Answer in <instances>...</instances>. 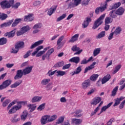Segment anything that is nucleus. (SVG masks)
<instances>
[{
  "mask_svg": "<svg viewBox=\"0 0 125 125\" xmlns=\"http://www.w3.org/2000/svg\"><path fill=\"white\" fill-rule=\"evenodd\" d=\"M22 22V19H16L14 21L13 23L12 24L11 27L12 28H15V27H16L19 23H21Z\"/></svg>",
  "mask_w": 125,
  "mask_h": 125,
  "instance_id": "f8f14e48",
  "label": "nucleus"
},
{
  "mask_svg": "<svg viewBox=\"0 0 125 125\" xmlns=\"http://www.w3.org/2000/svg\"><path fill=\"white\" fill-rule=\"evenodd\" d=\"M7 18V15L4 13H0V20H5Z\"/></svg>",
  "mask_w": 125,
  "mask_h": 125,
  "instance_id": "49530a36",
  "label": "nucleus"
},
{
  "mask_svg": "<svg viewBox=\"0 0 125 125\" xmlns=\"http://www.w3.org/2000/svg\"><path fill=\"white\" fill-rule=\"evenodd\" d=\"M69 62H73V63H76V64H78V63L80 62V57H74L69 60Z\"/></svg>",
  "mask_w": 125,
  "mask_h": 125,
  "instance_id": "b1692460",
  "label": "nucleus"
},
{
  "mask_svg": "<svg viewBox=\"0 0 125 125\" xmlns=\"http://www.w3.org/2000/svg\"><path fill=\"white\" fill-rule=\"evenodd\" d=\"M56 72H57V70H56L54 71L51 72V70H49L48 72V75L50 76H53V75H54V74H55V73H56Z\"/></svg>",
  "mask_w": 125,
  "mask_h": 125,
  "instance_id": "69168bd1",
  "label": "nucleus"
},
{
  "mask_svg": "<svg viewBox=\"0 0 125 125\" xmlns=\"http://www.w3.org/2000/svg\"><path fill=\"white\" fill-rule=\"evenodd\" d=\"M102 98L100 97H97L93 99L92 102L91 103V105H97L99 103L101 102Z\"/></svg>",
  "mask_w": 125,
  "mask_h": 125,
  "instance_id": "9b49d317",
  "label": "nucleus"
},
{
  "mask_svg": "<svg viewBox=\"0 0 125 125\" xmlns=\"http://www.w3.org/2000/svg\"><path fill=\"white\" fill-rule=\"evenodd\" d=\"M57 8V6H54V7L50 8L48 11L47 15H49V16H51V15H52V14L55 12Z\"/></svg>",
  "mask_w": 125,
  "mask_h": 125,
  "instance_id": "2eb2a0df",
  "label": "nucleus"
},
{
  "mask_svg": "<svg viewBox=\"0 0 125 125\" xmlns=\"http://www.w3.org/2000/svg\"><path fill=\"white\" fill-rule=\"evenodd\" d=\"M105 25H108V24H111L113 22V19L110 17H106L104 20Z\"/></svg>",
  "mask_w": 125,
  "mask_h": 125,
  "instance_id": "c756f323",
  "label": "nucleus"
},
{
  "mask_svg": "<svg viewBox=\"0 0 125 125\" xmlns=\"http://www.w3.org/2000/svg\"><path fill=\"white\" fill-rule=\"evenodd\" d=\"M72 51H77L74 53V55L81 54L83 52V49L80 50V47H78L76 45H75L71 48Z\"/></svg>",
  "mask_w": 125,
  "mask_h": 125,
  "instance_id": "0eeeda50",
  "label": "nucleus"
},
{
  "mask_svg": "<svg viewBox=\"0 0 125 125\" xmlns=\"http://www.w3.org/2000/svg\"><path fill=\"white\" fill-rule=\"evenodd\" d=\"M109 17L113 19V18L115 19L117 17L118 14H117V12L115 10H113L109 12Z\"/></svg>",
  "mask_w": 125,
  "mask_h": 125,
  "instance_id": "412c9836",
  "label": "nucleus"
},
{
  "mask_svg": "<svg viewBox=\"0 0 125 125\" xmlns=\"http://www.w3.org/2000/svg\"><path fill=\"white\" fill-rule=\"evenodd\" d=\"M27 108H28L29 110H30V111L31 112H34L37 108V105H36V104H29L27 105Z\"/></svg>",
  "mask_w": 125,
  "mask_h": 125,
  "instance_id": "393cba45",
  "label": "nucleus"
},
{
  "mask_svg": "<svg viewBox=\"0 0 125 125\" xmlns=\"http://www.w3.org/2000/svg\"><path fill=\"white\" fill-rule=\"evenodd\" d=\"M50 55L48 53H46V54H44L42 56V60H45V58H46L47 60H49Z\"/></svg>",
  "mask_w": 125,
  "mask_h": 125,
  "instance_id": "3c124183",
  "label": "nucleus"
},
{
  "mask_svg": "<svg viewBox=\"0 0 125 125\" xmlns=\"http://www.w3.org/2000/svg\"><path fill=\"white\" fill-rule=\"evenodd\" d=\"M119 89V86H116L112 91L111 96H115L116 94H117V92L118 91V89Z\"/></svg>",
  "mask_w": 125,
  "mask_h": 125,
  "instance_id": "a18cd8bd",
  "label": "nucleus"
},
{
  "mask_svg": "<svg viewBox=\"0 0 125 125\" xmlns=\"http://www.w3.org/2000/svg\"><path fill=\"white\" fill-rule=\"evenodd\" d=\"M82 72V67L79 66L76 68V70L72 72L71 76H75V75H78Z\"/></svg>",
  "mask_w": 125,
  "mask_h": 125,
  "instance_id": "bb28decb",
  "label": "nucleus"
},
{
  "mask_svg": "<svg viewBox=\"0 0 125 125\" xmlns=\"http://www.w3.org/2000/svg\"><path fill=\"white\" fill-rule=\"evenodd\" d=\"M30 29L31 28H30V26L26 25V26L22 27L21 28V31H22V32H23V34H25V33L28 32V31H29Z\"/></svg>",
  "mask_w": 125,
  "mask_h": 125,
  "instance_id": "473e14b6",
  "label": "nucleus"
},
{
  "mask_svg": "<svg viewBox=\"0 0 125 125\" xmlns=\"http://www.w3.org/2000/svg\"><path fill=\"white\" fill-rule=\"evenodd\" d=\"M105 34L106 32H105V31H103L98 35V36H97V38L101 39L102 38H104V37H105Z\"/></svg>",
  "mask_w": 125,
  "mask_h": 125,
  "instance_id": "e433bc0d",
  "label": "nucleus"
},
{
  "mask_svg": "<svg viewBox=\"0 0 125 125\" xmlns=\"http://www.w3.org/2000/svg\"><path fill=\"white\" fill-rule=\"evenodd\" d=\"M42 97H39V96H35L31 99V102L32 103H35V102H40L41 100H42Z\"/></svg>",
  "mask_w": 125,
  "mask_h": 125,
  "instance_id": "4be33fe9",
  "label": "nucleus"
},
{
  "mask_svg": "<svg viewBox=\"0 0 125 125\" xmlns=\"http://www.w3.org/2000/svg\"><path fill=\"white\" fill-rule=\"evenodd\" d=\"M121 2H117V3H115L113 6H112V8H111V10L112 9H117V8H119V7H120V6H121Z\"/></svg>",
  "mask_w": 125,
  "mask_h": 125,
  "instance_id": "37998d69",
  "label": "nucleus"
},
{
  "mask_svg": "<svg viewBox=\"0 0 125 125\" xmlns=\"http://www.w3.org/2000/svg\"><path fill=\"white\" fill-rule=\"evenodd\" d=\"M7 42V39L6 38H2L0 39V45H3L6 44Z\"/></svg>",
  "mask_w": 125,
  "mask_h": 125,
  "instance_id": "72a5a7b5",
  "label": "nucleus"
},
{
  "mask_svg": "<svg viewBox=\"0 0 125 125\" xmlns=\"http://www.w3.org/2000/svg\"><path fill=\"white\" fill-rule=\"evenodd\" d=\"M24 22H31L33 21V18H32V15L29 14L27 16H25L24 18Z\"/></svg>",
  "mask_w": 125,
  "mask_h": 125,
  "instance_id": "a878e982",
  "label": "nucleus"
},
{
  "mask_svg": "<svg viewBox=\"0 0 125 125\" xmlns=\"http://www.w3.org/2000/svg\"><path fill=\"white\" fill-rule=\"evenodd\" d=\"M14 4V0H5L2 1L0 3V5L3 9H5V8H10L12 5Z\"/></svg>",
  "mask_w": 125,
  "mask_h": 125,
  "instance_id": "f03ea898",
  "label": "nucleus"
},
{
  "mask_svg": "<svg viewBox=\"0 0 125 125\" xmlns=\"http://www.w3.org/2000/svg\"><path fill=\"white\" fill-rule=\"evenodd\" d=\"M24 45H25L24 42H20L17 43L15 46V48H23V47H24Z\"/></svg>",
  "mask_w": 125,
  "mask_h": 125,
  "instance_id": "cd10ccee",
  "label": "nucleus"
},
{
  "mask_svg": "<svg viewBox=\"0 0 125 125\" xmlns=\"http://www.w3.org/2000/svg\"><path fill=\"white\" fill-rule=\"evenodd\" d=\"M82 85L83 89H86L89 86H90V80L87 79L85 80L82 83Z\"/></svg>",
  "mask_w": 125,
  "mask_h": 125,
  "instance_id": "1a4fd4ad",
  "label": "nucleus"
},
{
  "mask_svg": "<svg viewBox=\"0 0 125 125\" xmlns=\"http://www.w3.org/2000/svg\"><path fill=\"white\" fill-rule=\"evenodd\" d=\"M122 68V65L119 64L117 66H116L115 67V70L114 71L112 72V74L113 75H115V74H116V73H118V72H119V71H120V69Z\"/></svg>",
  "mask_w": 125,
  "mask_h": 125,
  "instance_id": "c9c22d12",
  "label": "nucleus"
},
{
  "mask_svg": "<svg viewBox=\"0 0 125 125\" xmlns=\"http://www.w3.org/2000/svg\"><path fill=\"white\" fill-rule=\"evenodd\" d=\"M21 3L20 2H17L14 5H12V8H15V9H17L19 6H20Z\"/></svg>",
  "mask_w": 125,
  "mask_h": 125,
  "instance_id": "13d9d810",
  "label": "nucleus"
},
{
  "mask_svg": "<svg viewBox=\"0 0 125 125\" xmlns=\"http://www.w3.org/2000/svg\"><path fill=\"white\" fill-rule=\"evenodd\" d=\"M28 116V113L26 112H23V114L21 115V118L23 121H25L27 119V116Z\"/></svg>",
  "mask_w": 125,
  "mask_h": 125,
  "instance_id": "8fccbe9b",
  "label": "nucleus"
},
{
  "mask_svg": "<svg viewBox=\"0 0 125 125\" xmlns=\"http://www.w3.org/2000/svg\"><path fill=\"white\" fill-rule=\"evenodd\" d=\"M100 51H101V49H100V48L95 49L93 51V56L94 57L97 56V55L100 53Z\"/></svg>",
  "mask_w": 125,
  "mask_h": 125,
  "instance_id": "4c0bfd02",
  "label": "nucleus"
},
{
  "mask_svg": "<svg viewBox=\"0 0 125 125\" xmlns=\"http://www.w3.org/2000/svg\"><path fill=\"white\" fill-rule=\"evenodd\" d=\"M108 2H106L105 1V4L103 7H98L96 8L95 12L96 14H99V12H103V11H105L106 9H107V6H108Z\"/></svg>",
  "mask_w": 125,
  "mask_h": 125,
  "instance_id": "39448f33",
  "label": "nucleus"
},
{
  "mask_svg": "<svg viewBox=\"0 0 125 125\" xmlns=\"http://www.w3.org/2000/svg\"><path fill=\"white\" fill-rule=\"evenodd\" d=\"M22 81L21 80H19L18 81H17L14 84H11L10 86V87H11V88H15L17 87L18 86L20 85V84H21V83H22Z\"/></svg>",
  "mask_w": 125,
  "mask_h": 125,
  "instance_id": "aec40b11",
  "label": "nucleus"
},
{
  "mask_svg": "<svg viewBox=\"0 0 125 125\" xmlns=\"http://www.w3.org/2000/svg\"><path fill=\"white\" fill-rule=\"evenodd\" d=\"M121 32H122V28L121 27L119 26L115 29V31L113 32L114 35L117 36V35H119L121 34Z\"/></svg>",
  "mask_w": 125,
  "mask_h": 125,
  "instance_id": "ea45409f",
  "label": "nucleus"
},
{
  "mask_svg": "<svg viewBox=\"0 0 125 125\" xmlns=\"http://www.w3.org/2000/svg\"><path fill=\"white\" fill-rule=\"evenodd\" d=\"M64 120H65V117L61 116L59 118H58L57 121L56 122V124L59 125L60 124H62L63 122H64Z\"/></svg>",
  "mask_w": 125,
  "mask_h": 125,
  "instance_id": "f704fd0d",
  "label": "nucleus"
},
{
  "mask_svg": "<svg viewBox=\"0 0 125 125\" xmlns=\"http://www.w3.org/2000/svg\"><path fill=\"white\" fill-rule=\"evenodd\" d=\"M110 79H111V75L110 74H107L102 79V84L106 83V82H108L110 80Z\"/></svg>",
  "mask_w": 125,
  "mask_h": 125,
  "instance_id": "4468645a",
  "label": "nucleus"
},
{
  "mask_svg": "<svg viewBox=\"0 0 125 125\" xmlns=\"http://www.w3.org/2000/svg\"><path fill=\"white\" fill-rule=\"evenodd\" d=\"M95 65H96V62H94L89 66L86 67L84 71V74H85V73H87V72H88V71L90 70L93 69Z\"/></svg>",
  "mask_w": 125,
  "mask_h": 125,
  "instance_id": "f3484780",
  "label": "nucleus"
},
{
  "mask_svg": "<svg viewBox=\"0 0 125 125\" xmlns=\"http://www.w3.org/2000/svg\"><path fill=\"white\" fill-rule=\"evenodd\" d=\"M90 22H91V19L88 17L86 18V20L84 21L83 23H82L83 28V29H85V28H87Z\"/></svg>",
  "mask_w": 125,
  "mask_h": 125,
  "instance_id": "9d476101",
  "label": "nucleus"
},
{
  "mask_svg": "<svg viewBox=\"0 0 125 125\" xmlns=\"http://www.w3.org/2000/svg\"><path fill=\"white\" fill-rule=\"evenodd\" d=\"M79 37H80L79 34H76L74 35L69 40V42H77V41H78L79 39Z\"/></svg>",
  "mask_w": 125,
  "mask_h": 125,
  "instance_id": "a211bd4d",
  "label": "nucleus"
},
{
  "mask_svg": "<svg viewBox=\"0 0 125 125\" xmlns=\"http://www.w3.org/2000/svg\"><path fill=\"white\" fill-rule=\"evenodd\" d=\"M113 104V103H109L107 105H104V106L101 110L100 111V114H102V113L103 112H105V111H106V110H107V109H108V108H110V107H111V106H112Z\"/></svg>",
  "mask_w": 125,
  "mask_h": 125,
  "instance_id": "dca6fc26",
  "label": "nucleus"
},
{
  "mask_svg": "<svg viewBox=\"0 0 125 125\" xmlns=\"http://www.w3.org/2000/svg\"><path fill=\"white\" fill-rule=\"evenodd\" d=\"M64 65V62H58L57 63H56L54 65V67L55 68H60V67H62Z\"/></svg>",
  "mask_w": 125,
  "mask_h": 125,
  "instance_id": "c03bdc74",
  "label": "nucleus"
},
{
  "mask_svg": "<svg viewBox=\"0 0 125 125\" xmlns=\"http://www.w3.org/2000/svg\"><path fill=\"white\" fill-rule=\"evenodd\" d=\"M99 77V75L98 74H93L90 77V81L95 82V81L98 79Z\"/></svg>",
  "mask_w": 125,
  "mask_h": 125,
  "instance_id": "2f4dec72",
  "label": "nucleus"
},
{
  "mask_svg": "<svg viewBox=\"0 0 125 125\" xmlns=\"http://www.w3.org/2000/svg\"><path fill=\"white\" fill-rule=\"evenodd\" d=\"M42 23H38L34 25V26L33 27V28L34 29H41V28H42Z\"/></svg>",
  "mask_w": 125,
  "mask_h": 125,
  "instance_id": "79ce46f5",
  "label": "nucleus"
},
{
  "mask_svg": "<svg viewBox=\"0 0 125 125\" xmlns=\"http://www.w3.org/2000/svg\"><path fill=\"white\" fill-rule=\"evenodd\" d=\"M115 122V119L114 118L110 119L106 123L107 125H112L113 123Z\"/></svg>",
  "mask_w": 125,
  "mask_h": 125,
  "instance_id": "bf43d9fd",
  "label": "nucleus"
},
{
  "mask_svg": "<svg viewBox=\"0 0 125 125\" xmlns=\"http://www.w3.org/2000/svg\"><path fill=\"white\" fill-rule=\"evenodd\" d=\"M16 28H15L14 30H12L10 32H7L4 34V37H7L8 38H13L15 36V33H16Z\"/></svg>",
  "mask_w": 125,
  "mask_h": 125,
  "instance_id": "6e6552de",
  "label": "nucleus"
},
{
  "mask_svg": "<svg viewBox=\"0 0 125 125\" xmlns=\"http://www.w3.org/2000/svg\"><path fill=\"white\" fill-rule=\"evenodd\" d=\"M72 1L74 3V4L78 6L79 4H81V2H82V0H72Z\"/></svg>",
  "mask_w": 125,
  "mask_h": 125,
  "instance_id": "4d7b16f0",
  "label": "nucleus"
},
{
  "mask_svg": "<svg viewBox=\"0 0 125 125\" xmlns=\"http://www.w3.org/2000/svg\"><path fill=\"white\" fill-rule=\"evenodd\" d=\"M23 103H24L23 101L19 102H18L17 105L14 106L13 107L15 109L16 111H18V110H20L22 107L21 104H23Z\"/></svg>",
  "mask_w": 125,
  "mask_h": 125,
  "instance_id": "c85d7f7f",
  "label": "nucleus"
},
{
  "mask_svg": "<svg viewBox=\"0 0 125 125\" xmlns=\"http://www.w3.org/2000/svg\"><path fill=\"white\" fill-rule=\"evenodd\" d=\"M13 21H14V19H12L11 20L9 21L8 22H5L2 23L1 25V27H8L13 23Z\"/></svg>",
  "mask_w": 125,
  "mask_h": 125,
  "instance_id": "7c9ffc66",
  "label": "nucleus"
},
{
  "mask_svg": "<svg viewBox=\"0 0 125 125\" xmlns=\"http://www.w3.org/2000/svg\"><path fill=\"white\" fill-rule=\"evenodd\" d=\"M30 55H31V51H28L27 53L23 56V58H28Z\"/></svg>",
  "mask_w": 125,
  "mask_h": 125,
  "instance_id": "e2e57ef3",
  "label": "nucleus"
},
{
  "mask_svg": "<svg viewBox=\"0 0 125 125\" xmlns=\"http://www.w3.org/2000/svg\"><path fill=\"white\" fill-rule=\"evenodd\" d=\"M83 120L81 119H72L71 123L72 124H75L76 125H80V124H82Z\"/></svg>",
  "mask_w": 125,
  "mask_h": 125,
  "instance_id": "5701e85b",
  "label": "nucleus"
},
{
  "mask_svg": "<svg viewBox=\"0 0 125 125\" xmlns=\"http://www.w3.org/2000/svg\"><path fill=\"white\" fill-rule=\"evenodd\" d=\"M71 67V63L67 64L64 65L62 69V70H66V69H69Z\"/></svg>",
  "mask_w": 125,
  "mask_h": 125,
  "instance_id": "680f3d73",
  "label": "nucleus"
},
{
  "mask_svg": "<svg viewBox=\"0 0 125 125\" xmlns=\"http://www.w3.org/2000/svg\"><path fill=\"white\" fill-rule=\"evenodd\" d=\"M18 51H19V48L17 49V48H12L11 53L16 54V53H17V52H18Z\"/></svg>",
  "mask_w": 125,
  "mask_h": 125,
  "instance_id": "338daca9",
  "label": "nucleus"
},
{
  "mask_svg": "<svg viewBox=\"0 0 125 125\" xmlns=\"http://www.w3.org/2000/svg\"><path fill=\"white\" fill-rule=\"evenodd\" d=\"M77 7L76 4L74 3V2H70L68 4L67 9H71V8H74L75 7Z\"/></svg>",
  "mask_w": 125,
  "mask_h": 125,
  "instance_id": "a19ab883",
  "label": "nucleus"
},
{
  "mask_svg": "<svg viewBox=\"0 0 125 125\" xmlns=\"http://www.w3.org/2000/svg\"><path fill=\"white\" fill-rule=\"evenodd\" d=\"M45 108V103L42 104L37 108V110L42 111Z\"/></svg>",
  "mask_w": 125,
  "mask_h": 125,
  "instance_id": "864d4df0",
  "label": "nucleus"
},
{
  "mask_svg": "<svg viewBox=\"0 0 125 125\" xmlns=\"http://www.w3.org/2000/svg\"><path fill=\"white\" fill-rule=\"evenodd\" d=\"M11 101L9 99H7L6 100L4 101V102L2 104V106L3 107H6L7 106V105H8V104H9V103H10Z\"/></svg>",
  "mask_w": 125,
  "mask_h": 125,
  "instance_id": "5fc2aeb1",
  "label": "nucleus"
},
{
  "mask_svg": "<svg viewBox=\"0 0 125 125\" xmlns=\"http://www.w3.org/2000/svg\"><path fill=\"white\" fill-rule=\"evenodd\" d=\"M49 118H50V115H44L42 116L41 119V123L42 125H46L47 123L49 122Z\"/></svg>",
  "mask_w": 125,
  "mask_h": 125,
  "instance_id": "423d86ee",
  "label": "nucleus"
},
{
  "mask_svg": "<svg viewBox=\"0 0 125 125\" xmlns=\"http://www.w3.org/2000/svg\"><path fill=\"white\" fill-rule=\"evenodd\" d=\"M42 43H43V40H40L38 42H36L31 45V46L30 47V49H33V48H35V47L39 46V45L42 44Z\"/></svg>",
  "mask_w": 125,
  "mask_h": 125,
  "instance_id": "ddd939ff",
  "label": "nucleus"
},
{
  "mask_svg": "<svg viewBox=\"0 0 125 125\" xmlns=\"http://www.w3.org/2000/svg\"><path fill=\"white\" fill-rule=\"evenodd\" d=\"M16 110L15 109V108L14 107V106L13 107V108H12L9 111V114H13L14 113H15L16 112Z\"/></svg>",
  "mask_w": 125,
  "mask_h": 125,
  "instance_id": "774afa93",
  "label": "nucleus"
},
{
  "mask_svg": "<svg viewBox=\"0 0 125 125\" xmlns=\"http://www.w3.org/2000/svg\"><path fill=\"white\" fill-rule=\"evenodd\" d=\"M66 17V14H63L62 16H61L60 17L58 18L57 19V22H59L60 21H61V20H63L64 18Z\"/></svg>",
  "mask_w": 125,
  "mask_h": 125,
  "instance_id": "6e6d98bb",
  "label": "nucleus"
},
{
  "mask_svg": "<svg viewBox=\"0 0 125 125\" xmlns=\"http://www.w3.org/2000/svg\"><path fill=\"white\" fill-rule=\"evenodd\" d=\"M49 82H50V79H44L42 80V81L41 82V83L42 84V85H46V84H47V83H48Z\"/></svg>",
  "mask_w": 125,
  "mask_h": 125,
  "instance_id": "09e8293b",
  "label": "nucleus"
},
{
  "mask_svg": "<svg viewBox=\"0 0 125 125\" xmlns=\"http://www.w3.org/2000/svg\"><path fill=\"white\" fill-rule=\"evenodd\" d=\"M99 110V107H97L95 110L94 111L92 112L91 113V117H92V116H94V115H95L96 114V113H97V112H98V111Z\"/></svg>",
  "mask_w": 125,
  "mask_h": 125,
  "instance_id": "052dcab7",
  "label": "nucleus"
},
{
  "mask_svg": "<svg viewBox=\"0 0 125 125\" xmlns=\"http://www.w3.org/2000/svg\"><path fill=\"white\" fill-rule=\"evenodd\" d=\"M82 110H78L75 112V117L77 118H80V117H82Z\"/></svg>",
  "mask_w": 125,
  "mask_h": 125,
  "instance_id": "603ef678",
  "label": "nucleus"
},
{
  "mask_svg": "<svg viewBox=\"0 0 125 125\" xmlns=\"http://www.w3.org/2000/svg\"><path fill=\"white\" fill-rule=\"evenodd\" d=\"M57 119V115H53L52 116H50V118H49V122L50 123L51 122H53V121H55Z\"/></svg>",
  "mask_w": 125,
  "mask_h": 125,
  "instance_id": "de8ad7c7",
  "label": "nucleus"
},
{
  "mask_svg": "<svg viewBox=\"0 0 125 125\" xmlns=\"http://www.w3.org/2000/svg\"><path fill=\"white\" fill-rule=\"evenodd\" d=\"M105 14L102 15L94 22L92 29L93 30H95V29L98 28L100 25H102L103 21L102 20H104V18H105Z\"/></svg>",
  "mask_w": 125,
  "mask_h": 125,
  "instance_id": "7ed1b4c3",
  "label": "nucleus"
},
{
  "mask_svg": "<svg viewBox=\"0 0 125 125\" xmlns=\"http://www.w3.org/2000/svg\"><path fill=\"white\" fill-rule=\"evenodd\" d=\"M20 118H12L11 119V122H12V123H17V122H19L20 121Z\"/></svg>",
  "mask_w": 125,
  "mask_h": 125,
  "instance_id": "0e129e2a",
  "label": "nucleus"
},
{
  "mask_svg": "<svg viewBox=\"0 0 125 125\" xmlns=\"http://www.w3.org/2000/svg\"><path fill=\"white\" fill-rule=\"evenodd\" d=\"M12 83V81L10 79L5 80L0 85V90H2V89H5L6 87H8Z\"/></svg>",
  "mask_w": 125,
  "mask_h": 125,
  "instance_id": "20e7f679",
  "label": "nucleus"
},
{
  "mask_svg": "<svg viewBox=\"0 0 125 125\" xmlns=\"http://www.w3.org/2000/svg\"><path fill=\"white\" fill-rule=\"evenodd\" d=\"M125 8H123V7H120L116 11L117 15H119L120 16H121L123 15L124 13H125Z\"/></svg>",
  "mask_w": 125,
  "mask_h": 125,
  "instance_id": "6ab92c4d",
  "label": "nucleus"
},
{
  "mask_svg": "<svg viewBox=\"0 0 125 125\" xmlns=\"http://www.w3.org/2000/svg\"><path fill=\"white\" fill-rule=\"evenodd\" d=\"M57 77H59L60 76L61 77H62L64 76V75H66V72L61 71V70H59V71L57 70Z\"/></svg>",
  "mask_w": 125,
  "mask_h": 125,
  "instance_id": "58836bf2",
  "label": "nucleus"
},
{
  "mask_svg": "<svg viewBox=\"0 0 125 125\" xmlns=\"http://www.w3.org/2000/svg\"><path fill=\"white\" fill-rule=\"evenodd\" d=\"M33 70V66L27 67L24 69H19L17 70V74L14 77V80H19L21 79L23 76H26L28 74H30Z\"/></svg>",
  "mask_w": 125,
  "mask_h": 125,
  "instance_id": "f257e3e1",
  "label": "nucleus"
}]
</instances>
